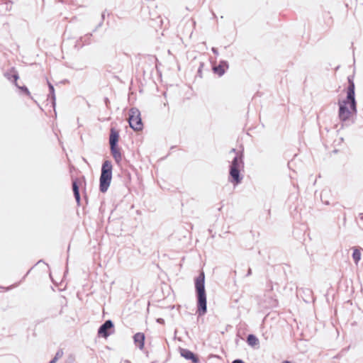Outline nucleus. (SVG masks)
Instances as JSON below:
<instances>
[{"mask_svg": "<svg viewBox=\"0 0 363 363\" xmlns=\"http://www.w3.org/2000/svg\"><path fill=\"white\" fill-rule=\"evenodd\" d=\"M348 86L347 89L346 99L340 101L338 116L341 121L346 122L352 114H357V102L355 100V85L353 81V77H347Z\"/></svg>", "mask_w": 363, "mask_h": 363, "instance_id": "f257e3e1", "label": "nucleus"}, {"mask_svg": "<svg viewBox=\"0 0 363 363\" xmlns=\"http://www.w3.org/2000/svg\"><path fill=\"white\" fill-rule=\"evenodd\" d=\"M194 286L197 298V313L199 316H202L207 312L205 274L203 271L195 278Z\"/></svg>", "mask_w": 363, "mask_h": 363, "instance_id": "f03ea898", "label": "nucleus"}, {"mask_svg": "<svg viewBox=\"0 0 363 363\" xmlns=\"http://www.w3.org/2000/svg\"><path fill=\"white\" fill-rule=\"evenodd\" d=\"M231 152L236 153L233 157L229 169V182L234 185H238L242 182L243 176L240 174V169L244 167L242 153H238L235 148L230 150Z\"/></svg>", "mask_w": 363, "mask_h": 363, "instance_id": "7ed1b4c3", "label": "nucleus"}, {"mask_svg": "<svg viewBox=\"0 0 363 363\" xmlns=\"http://www.w3.org/2000/svg\"><path fill=\"white\" fill-rule=\"evenodd\" d=\"M113 166L110 160H105L101 166L99 178V190L102 193L107 191L112 179Z\"/></svg>", "mask_w": 363, "mask_h": 363, "instance_id": "20e7f679", "label": "nucleus"}, {"mask_svg": "<svg viewBox=\"0 0 363 363\" xmlns=\"http://www.w3.org/2000/svg\"><path fill=\"white\" fill-rule=\"evenodd\" d=\"M129 125L135 131L141 130L143 128L140 112L138 108H132L130 110L128 118Z\"/></svg>", "mask_w": 363, "mask_h": 363, "instance_id": "39448f33", "label": "nucleus"}, {"mask_svg": "<svg viewBox=\"0 0 363 363\" xmlns=\"http://www.w3.org/2000/svg\"><path fill=\"white\" fill-rule=\"evenodd\" d=\"M114 327L113 323L111 320H106L98 329V335L103 337H108L113 331Z\"/></svg>", "mask_w": 363, "mask_h": 363, "instance_id": "423d86ee", "label": "nucleus"}, {"mask_svg": "<svg viewBox=\"0 0 363 363\" xmlns=\"http://www.w3.org/2000/svg\"><path fill=\"white\" fill-rule=\"evenodd\" d=\"M180 354L186 359L191 360L193 363H198L199 362V359L197 355L188 349L181 348Z\"/></svg>", "mask_w": 363, "mask_h": 363, "instance_id": "0eeeda50", "label": "nucleus"}, {"mask_svg": "<svg viewBox=\"0 0 363 363\" xmlns=\"http://www.w3.org/2000/svg\"><path fill=\"white\" fill-rule=\"evenodd\" d=\"M228 67L229 65L227 61L221 60L218 65L213 67V70L215 74H217L219 77H221L225 74V70L228 69Z\"/></svg>", "mask_w": 363, "mask_h": 363, "instance_id": "6e6552de", "label": "nucleus"}, {"mask_svg": "<svg viewBox=\"0 0 363 363\" xmlns=\"http://www.w3.org/2000/svg\"><path fill=\"white\" fill-rule=\"evenodd\" d=\"M119 132L115 128L112 127L110 129V135H109V145H116L118 143L119 140Z\"/></svg>", "mask_w": 363, "mask_h": 363, "instance_id": "1a4fd4ad", "label": "nucleus"}, {"mask_svg": "<svg viewBox=\"0 0 363 363\" xmlns=\"http://www.w3.org/2000/svg\"><path fill=\"white\" fill-rule=\"evenodd\" d=\"M111 153L116 163H119L122 160V155L118 145H110Z\"/></svg>", "mask_w": 363, "mask_h": 363, "instance_id": "9d476101", "label": "nucleus"}, {"mask_svg": "<svg viewBox=\"0 0 363 363\" xmlns=\"http://www.w3.org/2000/svg\"><path fill=\"white\" fill-rule=\"evenodd\" d=\"M145 339V337L143 333H137L133 336L134 342L140 350H143L144 347Z\"/></svg>", "mask_w": 363, "mask_h": 363, "instance_id": "9b49d317", "label": "nucleus"}, {"mask_svg": "<svg viewBox=\"0 0 363 363\" xmlns=\"http://www.w3.org/2000/svg\"><path fill=\"white\" fill-rule=\"evenodd\" d=\"M4 77L9 81L13 82L15 85L17 86V80L18 79V74L14 68H12L9 72H6L4 74Z\"/></svg>", "mask_w": 363, "mask_h": 363, "instance_id": "f8f14e48", "label": "nucleus"}, {"mask_svg": "<svg viewBox=\"0 0 363 363\" xmlns=\"http://www.w3.org/2000/svg\"><path fill=\"white\" fill-rule=\"evenodd\" d=\"M72 190L74 193V196L75 200L78 204L80 203V194H79V187L78 186L77 180H74L72 182Z\"/></svg>", "mask_w": 363, "mask_h": 363, "instance_id": "ddd939ff", "label": "nucleus"}, {"mask_svg": "<svg viewBox=\"0 0 363 363\" xmlns=\"http://www.w3.org/2000/svg\"><path fill=\"white\" fill-rule=\"evenodd\" d=\"M91 35H92L91 33H89V34H86L84 37H81L79 38V40H77L75 46L79 45L80 47H82L83 45H84L86 44H87V45L89 44Z\"/></svg>", "mask_w": 363, "mask_h": 363, "instance_id": "4468645a", "label": "nucleus"}, {"mask_svg": "<svg viewBox=\"0 0 363 363\" xmlns=\"http://www.w3.org/2000/svg\"><path fill=\"white\" fill-rule=\"evenodd\" d=\"M247 342L250 346H255L259 343V340L255 335L250 334L247 337Z\"/></svg>", "mask_w": 363, "mask_h": 363, "instance_id": "2eb2a0df", "label": "nucleus"}, {"mask_svg": "<svg viewBox=\"0 0 363 363\" xmlns=\"http://www.w3.org/2000/svg\"><path fill=\"white\" fill-rule=\"evenodd\" d=\"M48 85L49 91H50L49 96L51 97L52 104L53 106H55V89H54L53 85L48 81Z\"/></svg>", "mask_w": 363, "mask_h": 363, "instance_id": "dca6fc26", "label": "nucleus"}, {"mask_svg": "<svg viewBox=\"0 0 363 363\" xmlns=\"http://www.w3.org/2000/svg\"><path fill=\"white\" fill-rule=\"evenodd\" d=\"M354 262L357 264L361 259V252L358 249H354L352 253Z\"/></svg>", "mask_w": 363, "mask_h": 363, "instance_id": "f3484780", "label": "nucleus"}, {"mask_svg": "<svg viewBox=\"0 0 363 363\" xmlns=\"http://www.w3.org/2000/svg\"><path fill=\"white\" fill-rule=\"evenodd\" d=\"M19 89H21L26 95L27 96H30V93L28 90V89L27 88V86H20L17 84L16 86Z\"/></svg>", "mask_w": 363, "mask_h": 363, "instance_id": "a211bd4d", "label": "nucleus"}, {"mask_svg": "<svg viewBox=\"0 0 363 363\" xmlns=\"http://www.w3.org/2000/svg\"><path fill=\"white\" fill-rule=\"evenodd\" d=\"M62 355H63V352H62V350H59L56 352V354H55V357H53V359H55L56 361H57V360H58V359H60L61 357H62Z\"/></svg>", "mask_w": 363, "mask_h": 363, "instance_id": "6ab92c4d", "label": "nucleus"}, {"mask_svg": "<svg viewBox=\"0 0 363 363\" xmlns=\"http://www.w3.org/2000/svg\"><path fill=\"white\" fill-rule=\"evenodd\" d=\"M106 11V10H105V11L101 13V22L99 23V25L97 26V28H99V27H101V26H102L103 22H104V19H105Z\"/></svg>", "mask_w": 363, "mask_h": 363, "instance_id": "aec40b11", "label": "nucleus"}, {"mask_svg": "<svg viewBox=\"0 0 363 363\" xmlns=\"http://www.w3.org/2000/svg\"><path fill=\"white\" fill-rule=\"evenodd\" d=\"M104 103H105V105H106V108H108V106H109V104H110L109 99L107 97H105L104 99Z\"/></svg>", "mask_w": 363, "mask_h": 363, "instance_id": "412c9836", "label": "nucleus"}, {"mask_svg": "<svg viewBox=\"0 0 363 363\" xmlns=\"http://www.w3.org/2000/svg\"><path fill=\"white\" fill-rule=\"evenodd\" d=\"M211 50L212 52H213L214 55H218V49L216 48H211Z\"/></svg>", "mask_w": 363, "mask_h": 363, "instance_id": "4be33fe9", "label": "nucleus"}, {"mask_svg": "<svg viewBox=\"0 0 363 363\" xmlns=\"http://www.w3.org/2000/svg\"><path fill=\"white\" fill-rule=\"evenodd\" d=\"M232 363H245V362H244L242 359H237L233 360Z\"/></svg>", "mask_w": 363, "mask_h": 363, "instance_id": "5701e85b", "label": "nucleus"}, {"mask_svg": "<svg viewBox=\"0 0 363 363\" xmlns=\"http://www.w3.org/2000/svg\"><path fill=\"white\" fill-rule=\"evenodd\" d=\"M323 193H321V195H320V197H321V201L322 202L325 203L326 205H328L329 204V202L328 201H324L323 199Z\"/></svg>", "mask_w": 363, "mask_h": 363, "instance_id": "b1692460", "label": "nucleus"}, {"mask_svg": "<svg viewBox=\"0 0 363 363\" xmlns=\"http://www.w3.org/2000/svg\"><path fill=\"white\" fill-rule=\"evenodd\" d=\"M252 274V269L250 268L248 269L247 276H250Z\"/></svg>", "mask_w": 363, "mask_h": 363, "instance_id": "393cba45", "label": "nucleus"}, {"mask_svg": "<svg viewBox=\"0 0 363 363\" xmlns=\"http://www.w3.org/2000/svg\"><path fill=\"white\" fill-rule=\"evenodd\" d=\"M157 322L160 323H164V320L162 318H158L157 319Z\"/></svg>", "mask_w": 363, "mask_h": 363, "instance_id": "a878e982", "label": "nucleus"}, {"mask_svg": "<svg viewBox=\"0 0 363 363\" xmlns=\"http://www.w3.org/2000/svg\"><path fill=\"white\" fill-rule=\"evenodd\" d=\"M9 5L10 6V7H11V3L9 2V3H6V8L9 9ZM11 8H9L10 9Z\"/></svg>", "mask_w": 363, "mask_h": 363, "instance_id": "bb28decb", "label": "nucleus"}, {"mask_svg": "<svg viewBox=\"0 0 363 363\" xmlns=\"http://www.w3.org/2000/svg\"><path fill=\"white\" fill-rule=\"evenodd\" d=\"M56 362L57 361L52 358L49 363H56Z\"/></svg>", "mask_w": 363, "mask_h": 363, "instance_id": "cd10ccee", "label": "nucleus"}, {"mask_svg": "<svg viewBox=\"0 0 363 363\" xmlns=\"http://www.w3.org/2000/svg\"><path fill=\"white\" fill-rule=\"evenodd\" d=\"M121 363H130V361H128V360H125V361H123V362H121Z\"/></svg>", "mask_w": 363, "mask_h": 363, "instance_id": "c85d7f7f", "label": "nucleus"}, {"mask_svg": "<svg viewBox=\"0 0 363 363\" xmlns=\"http://www.w3.org/2000/svg\"><path fill=\"white\" fill-rule=\"evenodd\" d=\"M359 218H360V219H361V220H363V215H362V214H360V215H359Z\"/></svg>", "mask_w": 363, "mask_h": 363, "instance_id": "c756f323", "label": "nucleus"}, {"mask_svg": "<svg viewBox=\"0 0 363 363\" xmlns=\"http://www.w3.org/2000/svg\"><path fill=\"white\" fill-rule=\"evenodd\" d=\"M306 290H307L309 293H311V292H312V291H311V290H310V289H306Z\"/></svg>", "mask_w": 363, "mask_h": 363, "instance_id": "7c9ffc66", "label": "nucleus"}, {"mask_svg": "<svg viewBox=\"0 0 363 363\" xmlns=\"http://www.w3.org/2000/svg\"><path fill=\"white\" fill-rule=\"evenodd\" d=\"M213 15L214 18H216V16L213 12Z\"/></svg>", "mask_w": 363, "mask_h": 363, "instance_id": "2f4dec72", "label": "nucleus"}, {"mask_svg": "<svg viewBox=\"0 0 363 363\" xmlns=\"http://www.w3.org/2000/svg\"><path fill=\"white\" fill-rule=\"evenodd\" d=\"M151 363H155L154 362H152Z\"/></svg>", "mask_w": 363, "mask_h": 363, "instance_id": "473e14b6", "label": "nucleus"}]
</instances>
